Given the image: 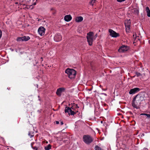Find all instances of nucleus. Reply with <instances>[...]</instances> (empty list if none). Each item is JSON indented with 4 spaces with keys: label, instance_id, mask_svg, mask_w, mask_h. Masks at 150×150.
I'll return each mask as SVG.
<instances>
[{
    "label": "nucleus",
    "instance_id": "1",
    "mask_svg": "<svg viewBox=\"0 0 150 150\" xmlns=\"http://www.w3.org/2000/svg\"><path fill=\"white\" fill-rule=\"evenodd\" d=\"M145 93L144 92H142L136 95L134 98L132 103V106L138 109L139 106L141 104V102L144 100Z\"/></svg>",
    "mask_w": 150,
    "mask_h": 150
},
{
    "label": "nucleus",
    "instance_id": "2",
    "mask_svg": "<svg viewBox=\"0 0 150 150\" xmlns=\"http://www.w3.org/2000/svg\"><path fill=\"white\" fill-rule=\"evenodd\" d=\"M65 72L68 74L70 79H72L75 77L76 72L74 69L67 68Z\"/></svg>",
    "mask_w": 150,
    "mask_h": 150
},
{
    "label": "nucleus",
    "instance_id": "3",
    "mask_svg": "<svg viewBox=\"0 0 150 150\" xmlns=\"http://www.w3.org/2000/svg\"><path fill=\"white\" fill-rule=\"evenodd\" d=\"M94 33L92 32H90L87 34L86 38L89 45H91L94 38Z\"/></svg>",
    "mask_w": 150,
    "mask_h": 150
},
{
    "label": "nucleus",
    "instance_id": "4",
    "mask_svg": "<svg viewBox=\"0 0 150 150\" xmlns=\"http://www.w3.org/2000/svg\"><path fill=\"white\" fill-rule=\"evenodd\" d=\"M93 137L88 135H84L83 137V142L88 144H90L93 141Z\"/></svg>",
    "mask_w": 150,
    "mask_h": 150
},
{
    "label": "nucleus",
    "instance_id": "5",
    "mask_svg": "<svg viewBox=\"0 0 150 150\" xmlns=\"http://www.w3.org/2000/svg\"><path fill=\"white\" fill-rule=\"evenodd\" d=\"M74 110H75V108L73 106H72L71 107H66L65 108L64 111L66 113H68L69 115H74L76 113L74 111Z\"/></svg>",
    "mask_w": 150,
    "mask_h": 150
},
{
    "label": "nucleus",
    "instance_id": "6",
    "mask_svg": "<svg viewBox=\"0 0 150 150\" xmlns=\"http://www.w3.org/2000/svg\"><path fill=\"white\" fill-rule=\"evenodd\" d=\"M129 49V47L123 45L119 48L118 51L120 53L124 52L127 51Z\"/></svg>",
    "mask_w": 150,
    "mask_h": 150
},
{
    "label": "nucleus",
    "instance_id": "7",
    "mask_svg": "<svg viewBox=\"0 0 150 150\" xmlns=\"http://www.w3.org/2000/svg\"><path fill=\"white\" fill-rule=\"evenodd\" d=\"M109 32L110 33V35L112 37H117L119 36V34L117 33L112 29H109Z\"/></svg>",
    "mask_w": 150,
    "mask_h": 150
},
{
    "label": "nucleus",
    "instance_id": "8",
    "mask_svg": "<svg viewBox=\"0 0 150 150\" xmlns=\"http://www.w3.org/2000/svg\"><path fill=\"white\" fill-rule=\"evenodd\" d=\"M45 29L43 27H41L38 29V33L40 35L42 36L45 34Z\"/></svg>",
    "mask_w": 150,
    "mask_h": 150
},
{
    "label": "nucleus",
    "instance_id": "9",
    "mask_svg": "<svg viewBox=\"0 0 150 150\" xmlns=\"http://www.w3.org/2000/svg\"><path fill=\"white\" fill-rule=\"evenodd\" d=\"M140 90V88H135L132 89L130 90L129 93L130 94H134L138 92Z\"/></svg>",
    "mask_w": 150,
    "mask_h": 150
},
{
    "label": "nucleus",
    "instance_id": "10",
    "mask_svg": "<svg viewBox=\"0 0 150 150\" xmlns=\"http://www.w3.org/2000/svg\"><path fill=\"white\" fill-rule=\"evenodd\" d=\"M54 40L56 42L60 41L62 39V36L59 33H57L54 38Z\"/></svg>",
    "mask_w": 150,
    "mask_h": 150
},
{
    "label": "nucleus",
    "instance_id": "11",
    "mask_svg": "<svg viewBox=\"0 0 150 150\" xmlns=\"http://www.w3.org/2000/svg\"><path fill=\"white\" fill-rule=\"evenodd\" d=\"M65 90V88H58L56 92V94L59 96H60L62 93Z\"/></svg>",
    "mask_w": 150,
    "mask_h": 150
},
{
    "label": "nucleus",
    "instance_id": "12",
    "mask_svg": "<svg viewBox=\"0 0 150 150\" xmlns=\"http://www.w3.org/2000/svg\"><path fill=\"white\" fill-rule=\"evenodd\" d=\"M125 24L126 31H127V30H129L130 27V20L126 21L125 23Z\"/></svg>",
    "mask_w": 150,
    "mask_h": 150
},
{
    "label": "nucleus",
    "instance_id": "13",
    "mask_svg": "<svg viewBox=\"0 0 150 150\" xmlns=\"http://www.w3.org/2000/svg\"><path fill=\"white\" fill-rule=\"evenodd\" d=\"M72 19V17L70 15H67L65 16L64 19V20L67 22L70 21Z\"/></svg>",
    "mask_w": 150,
    "mask_h": 150
},
{
    "label": "nucleus",
    "instance_id": "14",
    "mask_svg": "<svg viewBox=\"0 0 150 150\" xmlns=\"http://www.w3.org/2000/svg\"><path fill=\"white\" fill-rule=\"evenodd\" d=\"M83 18L82 16L76 17L75 18V21L76 22H80L83 20Z\"/></svg>",
    "mask_w": 150,
    "mask_h": 150
},
{
    "label": "nucleus",
    "instance_id": "15",
    "mask_svg": "<svg viewBox=\"0 0 150 150\" xmlns=\"http://www.w3.org/2000/svg\"><path fill=\"white\" fill-rule=\"evenodd\" d=\"M22 41H27L30 39V38L29 36H23L22 37Z\"/></svg>",
    "mask_w": 150,
    "mask_h": 150
},
{
    "label": "nucleus",
    "instance_id": "16",
    "mask_svg": "<svg viewBox=\"0 0 150 150\" xmlns=\"http://www.w3.org/2000/svg\"><path fill=\"white\" fill-rule=\"evenodd\" d=\"M146 11L147 13V15L149 17H150V10L148 7H146Z\"/></svg>",
    "mask_w": 150,
    "mask_h": 150
},
{
    "label": "nucleus",
    "instance_id": "17",
    "mask_svg": "<svg viewBox=\"0 0 150 150\" xmlns=\"http://www.w3.org/2000/svg\"><path fill=\"white\" fill-rule=\"evenodd\" d=\"M96 1V0H91L89 2V4L92 6L95 5Z\"/></svg>",
    "mask_w": 150,
    "mask_h": 150
},
{
    "label": "nucleus",
    "instance_id": "18",
    "mask_svg": "<svg viewBox=\"0 0 150 150\" xmlns=\"http://www.w3.org/2000/svg\"><path fill=\"white\" fill-rule=\"evenodd\" d=\"M132 12L135 14L137 15L139 14V10L137 9H134L132 11Z\"/></svg>",
    "mask_w": 150,
    "mask_h": 150
},
{
    "label": "nucleus",
    "instance_id": "19",
    "mask_svg": "<svg viewBox=\"0 0 150 150\" xmlns=\"http://www.w3.org/2000/svg\"><path fill=\"white\" fill-rule=\"evenodd\" d=\"M28 135L31 138L33 137L34 136V132L32 131L29 132Z\"/></svg>",
    "mask_w": 150,
    "mask_h": 150
},
{
    "label": "nucleus",
    "instance_id": "20",
    "mask_svg": "<svg viewBox=\"0 0 150 150\" xmlns=\"http://www.w3.org/2000/svg\"><path fill=\"white\" fill-rule=\"evenodd\" d=\"M51 146L50 144H49L47 146H45V150H49L51 149Z\"/></svg>",
    "mask_w": 150,
    "mask_h": 150
},
{
    "label": "nucleus",
    "instance_id": "21",
    "mask_svg": "<svg viewBox=\"0 0 150 150\" xmlns=\"http://www.w3.org/2000/svg\"><path fill=\"white\" fill-rule=\"evenodd\" d=\"M32 144H33V143H31V147L33 149H35V150H39V148H38L37 146H34V147L33 146Z\"/></svg>",
    "mask_w": 150,
    "mask_h": 150
},
{
    "label": "nucleus",
    "instance_id": "22",
    "mask_svg": "<svg viewBox=\"0 0 150 150\" xmlns=\"http://www.w3.org/2000/svg\"><path fill=\"white\" fill-rule=\"evenodd\" d=\"M95 149L96 150H103L98 146H96L95 147Z\"/></svg>",
    "mask_w": 150,
    "mask_h": 150
},
{
    "label": "nucleus",
    "instance_id": "23",
    "mask_svg": "<svg viewBox=\"0 0 150 150\" xmlns=\"http://www.w3.org/2000/svg\"><path fill=\"white\" fill-rule=\"evenodd\" d=\"M17 40L18 41H22V37L18 38L17 39Z\"/></svg>",
    "mask_w": 150,
    "mask_h": 150
},
{
    "label": "nucleus",
    "instance_id": "24",
    "mask_svg": "<svg viewBox=\"0 0 150 150\" xmlns=\"http://www.w3.org/2000/svg\"><path fill=\"white\" fill-rule=\"evenodd\" d=\"M136 75L137 76L139 77L141 75V74L140 73L137 72L136 73Z\"/></svg>",
    "mask_w": 150,
    "mask_h": 150
},
{
    "label": "nucleus",
    "instance_id": "25",
    "mask_svg": "<svg viewBox=\"0 0 150 150\" xmlns=\"http://www.w3.org/2000/svg\"><path fill=\"white\" fill-rule=\"evenodd\" d=\"M125 0H117V1L119 2H121L125 1Z\"/></svg>",
    "mask_w": 150,
    "mask_h": 150
},
{
    "label": "nucleus",
    "instance_id": "26",
    "mask_svg": "<svg viewBox=\"0 0 150 150\" xmlns=\"http://www.w3.org/2000/svg\"><path fill=\"white\" fill-rule=\"evenodd\" d=\"M146 116L148 118H149V119L150 121V114H147V115H146Z\"/></svg>",
    "mask_w": 150,
    "mask_h": 150
},
{
    "label": "nucleus",
    "instance_id": "27",
    "mask_svg": "<svg viewBox=\"0 0 150 150\" xmlns=\"http://www.w3.org/2000/svg\"><path fill=\"white\" fill-rule=\"evenodd\" d=\"M147 114H146V113H142L140 115L146 116V115H147Z\"/></svg>",
    "mask_w": 150,
    "mask_h": 150
},
{
    "label": "nucleus",
    "instance_id": "28",
    "mask_svg": "<svg viewBox=\"0 0 150 150\" xmlns=\"http://www.w3.org/2000/svg\"><path fill=\"white\" fill-rule=\"evenodd\" d=\"M56 122L57 124H58L59 123V122L58 121H56Z\"/></svg>",
    "mask_w": 150,
    "mask_h": 150
},
{
    "label": "nucleus",
    "instance_id": "29",
    "mask_svg": "<svg viewBox=\"0 0 150 150\" xmlns=\"http://www.w3.org/2000/svg\"><path fill=\"white\" fill-rule=\"evenodd\" d=\"M60 124H61V125H63V123L62 121H61L60 122Z\"/></svg>",
    "mask_w": 150,
    "mask_h": 150
},
{
    "label": "nucleus",
    "instance_id": "30",
    "mask_svg": "<svg viewBox=\"0 0 150 150\" xmlns=\"http://www.w3.org/2000/svg\"><path fill=\"white\" fill-rule=\"evenodd\" d=\"M101 94L104 95H105V96H107L106 94H105V93H102Z\"/></svg>",
    "mask_w": 150,
    "mask_h": 150
},
{
    "label": "nucleus",
    "instance_id": "31",
    "mask_svg": "<svg viewBox=\"0 0 150 150\" xmlns=\"http://www.w3.org/2000/svg\"><path fill=\"white\" fill-rule=\"evenodd\" d=\"M143 150H148V149L147 148H144L143 149Z\"/></svg>",
    "mask_w": 150,
    "mask_h": 150
},
{
    "label": "nucleus",
    "instance_id": "32",
    "mask_svg": "<svg viewBox=\"0 0 150 150\" xmlns=\"http://www.w3.org/2000/svg\"><path fill=\"white\" fill-rule=\"evenodd\" d=\"M97 34H96V35H95V38H94V39H95V38H96V37H97Z\"/></svg>",
    "mask_w": 150,
    "mask_h": 150
},
{
    "label": "nucleus",
    "instance_id": "33",
    "mask_svg": "<svg viewBox=\"0 0 150 150\" xmlns=\"http://www.w3.org/2000/svg\"><path fill=\"white\" fill-rule=\"evenodd\" d=\"M76 105V106H75V108H79V107L77 106V104Z\"/></svg>",
    "mask_w": 150,
    "mask_h": 150
},
{
    "label": "nucleus",
    "instance_id": "34",
    "mask_svg": "<svg viewBox=\"0 0 150 150\" xmlns=\"http://www.w3.org/2000/svg\"><path fill=\"white\" fill-rule=\"evenodd\" d=\"M51 11H53V10H54V9H53V8H51Z\"/></svg>",
    "mask_w": 150,
    "mask_h": 150
},
{
    "label": "nucleus",
    "instance_id": "35",
    "mask_svg": "<svg viewBox=\"0 0 150 150\" xmlns=\"http://www.w3.org/2000/svg\"><path fill=\"white\" fill-rule=\"evenodd\" d=\"M40 59H42V60H41L42 61H43V58L42 57H41L40 58Z\"/></svg>",
    "mask_w": 150,
    "mask_h": 150
},
{
    "label": "nucleus",
    "instance_id": "36",
    "mask_svg": "<svg viewBox=\"0 0 150 150\" xmlns=\"http://www.w3.org/2000/svg\"><path fill=\"white\" fill-rule=\"evenodd\" d=\"M34 5H35L36 4V2H35L34 3Z\"/></svg>",
    "mask_w": 150,
    "mask_h": 150
},
{
    "label": "nucleus",
    "instance_id": "37",
    "mask_svg": "<svg viewBox=\"0 0 150 150\" xmlns=\"http://www.w3.org/2000/svg\"><path fill=\"white\" fill-rule=\"evenodd\" d=\"M53 13V14H54L55 13V12L54 13Z\"/></svg>",
    "mask_w": 150,
    "mask_h": 150
},
{
    "label": "nucleus",
    "instance_id": "38",
    "mask_svg": "<svg viewBox=\"0 0 150 150\" xmlns=\"http://www.w3.org/2000/svg\"><path fill=\"white\" fill-rule=\"evenodd\" d=\"M41 149H42V147H41Z\"/></svg>",
    "mask_w": 150,
    "mask_h": 150
},
{
    "label": "nucleus",
    "instance_id": "39",
    "mask_svg": "<svg viewBox=\"0 0 150 150\" xmlns=\"http://www.w3.org/2000/svg\"><path fill=\"white\" fill-rule=\"evenodd\" d=\"M8 150L9 149L8 148Z\"/></svg>",
    "mask_w": 150,
    "mask_h": 150
},
{
    "label": "nucleus",
    "instance_id": "40",
    "mask_svg": "<svg viewBox=\"0 0 150 150\" xmlns=\"http://www.w3.org/2000/svg\"><path fill=\"white\" fill-rule=\"evenodd\" d=\"M36 1H37V0H36Z\"/></svg>",
    "mask_w": 150,
    "mask_h": 150
}]
</instances>
